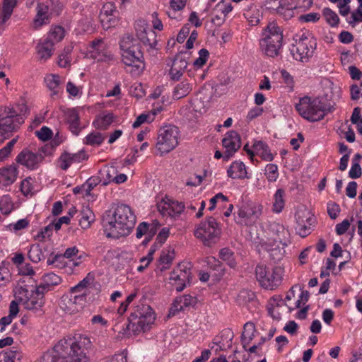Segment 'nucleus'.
Masks as SVG:
<instances>
[{
    "instance_id": "obj_1",
    "label": "nucleus",
    "mask_w": 362,
    "mask_h": 362,
    "mask_svg": "<svg viewBox=\"0 0 362 362\" xmlns=\"http://www.w3.org/2000/svg\"><path fill=\"white\" fill-rule=\"evenodd\" d=\"M91 347L92 341L86 334L75 333L64 337L54 346V357L59 358L55 362H89L85 351Z\"/></svg>"
},
{
    "instance_id": "obj_2",
    "label": "nucleus",
    "mask_w": 362,
    "mask_h": 362,
    "mask_svg": "<svg viewBox=\"0 0 362 362\" xmlns=\"http://www.w3.org/2000/svg\"><path fill=\"white\" fill-rule=\"evenodd\" d=\"M136 223V216L125 204L118 205L115 211L103 218L104 233L108 238L117 239L128 235Z\"/></svg>"
},
{
    "instance_id": "obj_3",
    "label": "nucleus",
    "mask_w": 362,
    "mask_h": 362,
    "mask_svg": "<svg viewBox=\"0 0 362 362\" xmlns=\"http://www.w3.org/2000/svg\"><path fill=\"white\" fill-rule=\"evenodd\" d=\"M122 62L129 66H134L141 71L144 68V56L137 39L131 35L124 36L119 42Z\"/></svg>"
},
{
    "instance_id": "obj_4",
    "label": "nucleus",
    "mask_w": 362,
    "mask_h": 362,
    "mask_svg": "<svg viewBox=\"0 0 362 362\" xmlns=\"http://www.w3.org/2000/svg\"><path fill=\"white\" fill-rule=\"evenodd\" d=\"M24 281H19L14 288L15 298L25 309L37 311L40 310L45 304L44 292L41 287L30 289L27 286L23 285Z\"/></svg>"
},
{
    "instance_id": "obj_5",
    "label": "nucleus",
    "mask_w": 362,
    "mask_h": 362,
    "mask_svg": "<svg viewBox=\"0 0 362 362\" xmlns=\"http://www.w3.org/2000/svg\"><path fill=\"white\" fill-rule=\"evenodd\" d=\"M295 107L298 114L310 122L322 120L327 112L326 105L318 97L300 98Z\"/></svg>"
},
{
    "instance_id": "obj_6",
    "label": "nucleus",
    "mask_w": 362,
    "mask_h": 362,
    "mask_svg": "<svg viewBox=\"0 0 362 362\" xmlns=\"http://www.w3.org/2000/svg\"><path fill=\"white\" fill-rule=\"evenodd\" d=\"M28 107L23 105L21 112L13 108L6 107L0 114V143L7 139L13 132L17 131L24 122Z\"/></svg>"
},
{
    "instance_id": "obj_7",
    "label": "nucleus",
    "mask_w": 362,
    "mask_h": 362,
    "mask_svg": "<svg viewBox=\"0 0 362 362\" xmlns=\"http://www.w3.org/2000/svg\"><path fill=\"white\" fill-rule=\"evenodd\" d=\"M283 35L280 28L275 22L268 24L262 34L260 47L267 56L274 57L279 53L282 46Z\"/></svg>"
},
{
    "instance_id": "obj_8",
    "label": "nucleus",
    "mask_w": 362,
    "mask_h": 362,
    "mask_svg": "<svg viewBox=\"0 0 362 362\" xmlns=\"http://www.w3.org/2000/svg\"><path fill=\"white\" fill-rule=\"evenodd\" d=\"M194 235L204 246L212 247L218 242L221 228L217 221L211 216L195 228Z\"/></svg>"
},
{
    "instance_id": "obj_9",
    "label": "nucleus",
    "mask_w": 362,
    "mask_h": 362,
    "mask_svg": "<svg viewBox=\"0 0 362 362\" xmlns=\"http://www.w3.org/2000/svg\"><path fill=\"white\" fill-rule=\"evenodd\" d=\"M156 320L153 309L148 305L137 306L129 317L127 329L138 334L148 329Z\"/></svg>"
},
{
    "instance_id": "obj_10",
    "label": "nucleus",
    "mask_w": 362,
    "mask_h": 362,
    "mask_svg": "<svg viewBox=\"0 0 362 362\" xmlns=\"http://www.w3.org/2000/svg\"><path fill=\"white\" fill-rule=\"evenodd\" d=\"M294 43L291 52L296 60L307 62L312 57L316 48V42L308 33L296 34L293 37Z\"/></svg>"
},
{
    "instance_id": "obj_11",
    "label": "nucleus",
    "mask_w": 362,
    "mask_h": 362,
    "mask_svg": "<svg viewBox=\"0 0 362 362\" xmlns=\"http://www.w3.org/2000/svg\"><path fill=\"white\" fill-rule=\"evenodd\" d=\"M180 132L177 127L166 125L161 127L158 134L156 148L158 153L162 156L174 148L179 144Z\"/></svg>"
},
{
    "instance_id": "obj_12",
    "label": "nucleus",
    "mask_w": 362,
    "mask_h": 362,
    "mask_svg": "<svg viewBox=\"0 0 362 362\" xmlns=\"http://www.w3.org/2000/svg\"><path fill=\"white\" fill-rule=\"evenodd\" d=\"M284 269L276 267L270 272L264 265H257L255 269L256 278L260 286L266 289L274 290L281 283Z\"/></svg>"
},
{
    "instance_id": "obj_13",
    "label": "nucleus",
    "mask_w": 362,
    "mask_h": 362,
    "mask_svg": "<svg viewBox=\"0 0 362 362\" xmlns=\"http://www.w3.org/2000/svg\"><path fill=\"white\" fill-rule=\"evenodd\" d=\"M264 206L258 202H250L243 206L238 212V223L245 226L255 224L262 216Z\"/></svg>"
},
{
    "instance_id": "obj_14",
    "label": "nucleus",
    "mask_w": 362,
    "mask_h": 362,
    "mask_svg": "<svg viewBox=\"0 0 362 362\" xmlns=\"http://www.w3.org/2000/svg\"><path fill=\"white\" fill-rule=\"evenodd\" d=\"M44 148L37 151H33L29 148H23L16 156V162L30 170H35L39 168L44 160Z\"/></svg>"
},
{
    "instance_id": "obj_15",
    "label": "nucleus",
    "mask_w": 362,
    "mask_h": 362,
    "mask_svg": "<svg viewBox=\"0 0 362 362\" xmlns=\"http://www.w3.org/2000/svg\"><path fill=\"white\" fill-rule=\"evenodd\" d=\"M296 230L301 237H306L312 230L315 218L311 211L305 207L298 208L296 212Z\"/></svg>"
},
{
    "instance_id": "obj_16",
    "label": "nucleus",
    "mask_w": 362,
    "mask_h": 362,
    "mask_svg": "<svg viewBox=\"0 0 362 362\" xmlns=\"http://www.w3.org/2000/svg\"><path fill=\"white\" fill-rule=\"evenodd\" d=\"M88 55L99 62H110L114 59L112 52L102 39H97L90 42L88 48Z\"/></svg>"
},
{
    "instance_id": "obj_17",
    "label": "nucleus",
    "mask_w": 362,
    "mask_h": 362,
    "mask_svg": "<svg viewBox=\"0 0 362 362\" xmlns=\"http://www.w3.org/2000/svg\"><path fill=\"white\" fill-rule=\"evenodd\" d=\"M191 274V269L186 264H179L170 274V284L177 291H182L189 284Z\"/></svg>"
},
{
    "instance_id": "obj_18",
    "label": "nucleus",
    "mask_w": 362,
    "mask_h": 362,
    "mask_svg": "<svg viewBox=\"0 0 362 362\" xmlns=\"http://www.w3.org/2000/svg\"><path fill=\"white\" fill-rule=\"evenodd\" d=\"M134 28L138 40L150 48L156 47L157 45L156 35L155 32L148 27L145 20L140 19L136 21Z\"/></svg>"
},
{
    "instance_id": "obj_19",
    "label": "nucleus",
    "mask_w": 362,
    "mask_h": 362,
    "mask_svg": "<svg viewBox=\"0 0 362 362\" xmlns=\"http://www.w3.org/2000/svg\"><path fill=\"white\" fill-rule=\"evenodd\" d=\"M267 236L271 239L274 244L281 243L283 246H287L291 243V233L284 226L272 223L268 227Z\"/></svg>"
},
{
    "instance_id": "obj_20",
    "label": "nucleus",
    "mask_w": 362,
    "mask_h": 362,
    "mask_svg": "<svg viewBox=\"0 0 362 362\" xmlns=\"http://www.w3.org/2000/svg\"><path fill=\"white\" fill-rule=\"evenodd\" d=\"M71 293L70 295L62 296L60 308L66 313L72 315L80 311L86 303L84 295Z\"/></svg>"
},
{
    "instance_id": "obj_21",
    "label": "nucleus",
    "mask_w": 362,
    "mask_h": 362,
    "mask_svg": "<svg viewBox=\"0 0 362 362\" xmlns=\"http://www.w3.org/2000/svg\"><path fill=\"white\" fill-rule=\"evenodd\" d=\"M157 209L163 216L175 218L183 211L185 205L165 197L157 203Z\"/></svg>"
},
{
    "instance_id": "obj_22",
    "label": "nucleus",
    "mask_w": 362,
    "mask_h": 362,
    "mask_svg": "<svg viewBox=\"0 0 362 362\" xmlns=\"http://www.w3.org/2000/svg\"><path fill=\"white\" fill-rule=\"evenodd\" d=\"M118 11L114 3L108 1L103 4L100 13V21L105 29L114 27L118 22Z\"/></svg>"
},
{
    "instance_id": "obj_23",
    "label": "nucleus",
    "mask_w": 362,
    "mask_h": 362,
    "mask_svg": "<svg viewBox=\"0 0 362 362\" xmlns=\"http://www.w3.org/2000/svg\"><path fill=\"white\" fill-rule=\"evenodd\" d=\"M222 144L226 149L223 156L228 159L240 148V136L236 132L230 131L225 134Z\"/></svg>"
},
{
    "instance_id": "obj_24",
    "label": "nucleus",
    "mask_w": 362,
    "mask_h": 362,
    "mask_svg": "<svg viewBox=\"0 0 362 362\" xmlns=\"http://www.w3.org/2000/svg\"><path fill=\"white\" fill-rule=\"evenodd\" d=\"M86 159L87 155L83 151H79L75 153L64 151L59 156L57 165L62 170H66L71 165L79 163Z\"/></svg>"
},
{
    "instance_id": "obj_25",
    "label": "nucleus",
    "mask_w": 362,
    "mask_h": 362,
    "mask_svg": "<svg viewBox=\"0 0 362 362\" xmlns=\"http://www.w3.org/2000/svg\"><path fill=\"white\" fill-rule=\"evenodd\" d=\"M280 245L281 244H274L269 237H265L261 239L259 247L260 249L269 252L270 257L274 261H279L283 258L285 254V246L282 245V247H281Z\"/></svg>"
},
{
    "instance_id": "obj_26",
    "label": "nucleus",
    "mask_w": 362,
    "mask_h": 362,
    "mask_svg": "<svg viewBox=\"0 0 362 362\" xmlns=\"http://www.w3.org/2000/svg\"><path fill=\"white\" fill-rule=\"evenodd\" d=\"M50 13L49 5L44 2H39L36 6V15L33 19V27L38 29L44 25L49 23Z\"/></svg>"
},
{
    "instance_id": "obj_27",
    "label": "nucleus",
    "mask_w": 362,
    "mask_h": 362,
    "mask_svg": "<svg viewBox=\"0 0 362 362\" xmlns=\"http://www.w3.org/2000/svg\"><path fill=\"white\" fill-rule=\"evenodd\" d=\"M187 65L188 62L185 54L182 53L177 54L170 71L171 78L173 80H179L187 69Z\"/></svg>"
},
{
    "instance_id": "obj_28",
    "label": "nucleus",
    "mask_w": 362,
    "mask_h": 362,
    "mask_svg": "<svg viewBox=\"0 0 362 362\" xmlns=\"http://www.w3.org/2000/svg\"><path fill=\"white\" fill-rule=\"evenodd\" d=\"M95 284L93 275L88 274L82 281L71 288V293H78L79 295H84L85 299H86V296L95 286Z\"/></svg>"
},
{
    "instance_id": "obj_29",
    "label": "nucleus",
    "mask_w": 362,
    "mask_h": 362,
    "mask_svg": "<svg viewBox=\"0 0 362 362\" xmlns=\"http://www.w3.org/2000/svg\"><path fill=\"white\" fill-rule=\"evenodd\" d=\"M54 45L45 39L39 42L36 46V52L38 59L40 62H46L54 52Z\"/></svg>"
},
{
    "instance_id": "obj_30",
    "label": "nucleus",
    "mask_w": 362,
    "mask_h": 362,
    "mask_svg": "<svg viewBox=\"0 0 362 362\" xmlns=\"http://www.w3.org/2000/svg\"><path fill=\"white\" fill-rule=\"evenodd\" d=\"M194 303H195V299L189 295L178 297L174 300L170 309V315H175L179 311L184 310L185 308Z\"/></svg>"
},
{
    "instance_id": "obj_31",
    "label": "nucleus",
    "mask_w": 362,
    "mask_h": 362,
    "mask_svg": "<svg viewBox=\"0 0 362 362\" xmlns=\"http://www.w3.org/2000/svg\"><path fill=\"white\" fill-rule=\"evenodd\" d=\"M228 176L232 179H244L247 177L245 164L241 161H234L227 170Z\"/></svg>"
},
{
    "instance_id": "obj_32",
    "label": "nucleus",
    "mask_w": 362,
    "mask_h": 362,
    "mask_svg": "<svg viewBox=\"0 0 362 362\" xmlns=\"http://www.w3.org/2000/svg\"><path fill=\"white\" fill-rule=\"evenodd\" d=\"M276 2L278 4L277 8H283L284 6H291V8L303 6L310 7L313 4L311 0H298L297 3L293 6L288 2V0H267L266 5L267 8L274 9V6H275Z\"/></svg>"
},
{
    "instance_id": "obj_33",
    "label": "nucleus",
    "mask_w": 362,
    "mask_h": 362,
    "mask_svg": "<svg viewBox=\"0 0 362 362\" xmlns=\"http://www.w3.org/2000/svg\"><path fill=\"white\" fill-rule=\"evenodd\" d=\"M255 154L266 161H272L274 158L269 146L262 141H256L253 144Z\"/></svg>"
},
{
    "instance_id": "obj_34",
    "label": "nucleus",
    "mask_w": 362,
    "mask_h": 362,
    "mask_svg": "<svg viewBox=\"0 0 362 362\" xmlns=\"http://www.w3.org/2000/svg\"><path fill=\"white\" fill-rule=\"evenodd\" d=\"M114 115L112 112L104 111L100 112L93 121V125L95 128L105 129L113 122Z\"/></svg>"
},
{
    "instance_id": "obj_35",
    "label": "nucleus",
    "mask_w": 362,
    "mask_h": 362,
    "mask_svg": "<svg viewBox=\"0 0 362 362\" xmlns=\"http://www.w3.org/2000/svg\"><path fill=\"white\" fill-rule=\"evenodd\" d=\"M175 257L174 250L168 247L161 252L158 260V268L160 271H163L170 268V264Z\"/></svg>"
},
{
    "instance_id": "obj_36",
    "label": "nucleus",
    "mask_w": 362,
    "mask_h": 362,
    "mask_svg": "<svg viewBox=\"0 0 362 362\" xmlns=\"http://www.w3.org/2000/svg\"><path fill=\"white\" fill-rule=\"evenodd\" d=\"M80 216L79 225L83 229L90 228L95 220L94 213L88 206H83L80 211Z\"/></svg>"
},
{
    "instance_id": "obj_37",
    "label": "nucleus",
    "mask_w": 362,
    "mask_h": 362,
    "mask_svg": "<svg viewBox=\"0 0 362 362\" xmlns=\"http://www.w3.org/2000/svg\"><path fill=\"white\" fill-rule=\"evenodd\" d=\"M66 119L71 132L78 135L81 132L79 115L76 110L71 109L66 112Z\"/></svg>"
},
{
    "instance_id": "obj_38",
    "label": "nucleus",
    "mask_w": 362,
    "mask_h": 362,
    "mask_svg": "<svg viewBox=\"0 0 362 362\" xmlns=\"http://www.w3.org/2000/svg\"><path fill=\"white\" fill-rule=\"evenodd\" d=\"M42 281L38 287H41V290L45 293V290H49L52 286L59 284L62 279L59 276L54 273L50 272L43 275Z\"/></svg>"
},
{
    "instance_id": "obj_39",
    "label": "nucleus",
    "mask_w": 362,
    "mask_h": 362,
    "mask_svg": "<svg viewBox=\"0 0 362 362\" xmlns=\"http://www.w3.org/2000/svg\"><path fill=\"white\" fill-rule=\"evenodd\" d=\"M192 90V84L187 80H184L177 84L174 88L173 97L175 99H180L187 96Z\"/></svg>"
},
{
    "instance_id": "obj_40",
    "label": "nucleus",
    "mask_w": 362,
    "mask_h": 362,
    "mask_svg": "<svg viewBox=\"0 0 362 362\" xmlns=\"http://www.w3.org/2000/svg\"><path fill=\"white\" fill-rule=\"evenodd\" d=\"M285 191L278 189L274 195L272 211L275 214L281 213L285 206Z\"/></svg>"
},
{
    "instance_id": "obj_41",
    "label": "nucleus",
    "mask_w": 362,
    "mask_h": 362,
    "mask_svg": "<svg viewBox=\"0 0 362 362\" xmlns=\"http://www.w3.org/2000/svg\"><path fill=\"white\" fill-rule=\"evenodd\" d=\"M255 327L253 323L247 322L244 325V330L242 333L241 341L243 348L246 349V346L255 337Z\"/></svg>"
},
{
    "instance_id": "obj_42",
    "label": "nucleus",
    "mask_w": 362,
    "mask_h": 362,
    "mask_svg": "<svg viewBox=\"0 0 362 362\" xmlns=\"http://www.w3.org/2000/svg\"><path fill=\"white\" fill-rule=\"evenodd\" d=\"M16 4L17 0H4L0 24L5 23L10 18Z\"/></svg>"
},
{
    "instance_id": "obj_43",
    "label": "nucleus",
    "mask_w": 362,
    "mask_h": 362,
    "mask_svg": "<svg viewBox=\"0 0 362 362\" xmlns=\"http://www.w3.org/2000/svg\"><path fill=\"white\" fill-rule=\"evenodd\" d=\"M18 170L15 166H9L6 168H4L1 173V179L6 182V185H10L13 183L18 176Z\"/></svg>"
},
{
    "instance_id": "obj_44",
    "label": "nucleus",
    "mask_w": 362,
    "mask_h": 362,
    "mask_svg": "<svg viewBox=\"0 0 362 362\" xmlns=\"http://www.w3.org/2000/svg\"><path fill=\"white\" fill-rule=\"evenodd\" d=\"M21 357V353L13 348L0 354V362H16Z\"/></svg>"
},
{
    "instance_id": "obj_45",
    "label": "nucleus",
    "mask_w": 362,
    "mask_h": 362,
    "mask_svg": "<svg viewBox=\"0 0 362 362\" xmlns=\"http://www.w3.org/2000/svg\"><path fill=\"white\" fill-rule=\"evenodd\" d=\"M64 37V30L61 26H55L52 28L46 40H49L50 42H52L54 45L56 43L60 42Z\"/></svg>"
},
{
    "instance_id": "obj_46",
    "label": "nucleus",
    "mask_w": 362,
    "mask_h": 362,
    "mask_svg": "<svg viewBox=\"0 0 362 362\" xmlns=\"http://www.w3.org/2000/svg\"><path fill=\"white\" fill-rule=\"evenodd\" d=\"M28 256L33 262L37 263L44 258V253L38 244H34L30 246Z\"/></svg>"
},
{
    "instance_id": "obj_47",
    "label": "nucleus",
    "mask_w": 362,
    "mask_h": 362,
    "mask_svg": "<svg viewBox=\"0 0 362 362\" xmlns=\"http://www.w3.org/2000/svg\"><path fill=\"white\" fill-rule=\"evenodd\" d=\"M219 256L220 258L223 261H225L230 267L234 268L236 266L234 253L229 248L226 247L221 249L219 252Z\"/></svg>"
},
{
    "instance_id": "obj_48",
    "label": "nucleus",
    "mask_w": 362,
    "mask_h": 362,
    "mask_svg": "<svg viewBox=\"0 0 362 362\" xmlns=\"http://www.w3.org/2000/svg\"><path fill=\"white\" fill-rule=\"evenodd\" d=\"M187 4V0H170V8L172 11H168L167 14L170 18H175V12L184 9Z\"/></svg>"
},
{
    "instance_id": "obj_49",
    "label": "nucleus",
    "mask_w": 362,
    "mask_h": 362,
    "mask_svg": "<svg viewBox=\"0 0 362 362\" xmlns=\"http://www.w3.org/2000/svg\"><path fill=\"white\" fill-rule=\"evenodd\" d=\"M322 14L327 23L331 26L334 27L339 24V18L337 14L329 8H325L322 11Z\"/></svg>"
},
{
    "instance_id": "obj_50",
    "label": "nucleus",
    "mask_w": 362,
    "mask_h": 362,
    "mask_svg": "<svg viewBox=\"0 0 362 362\" xmlns=\"http://www.w3.org/2000/svg\"><path fill=\"white\" fill-rule=\"evenodd\" d=\"M105 138L102 134L99 132H92L86 136L84 139V144L88 145H100L101 144Z\"/></svg>"
},
{
    "instance_id": "obj_51",
    "label": "nucleus",
    "mask_w": 362,
    "mask_h": 362,
    "mask_svg": "<svg viewBox=\"0 0 362 362\" xmlns=\"http://www.w3.org/2000/svg\"><path fill=\"white\" fill-rule=\"evenodd\" d=\"M18 139V136L11 139L4 147L0 149V162L9 156Z\"/></svg>"
},
{
    "instance_id": "obj_52",
    "label": "nucleus",
    "mask_w": 362,
    "mask_h": 362,
    "mask_svg": "<svg viewBox=\"0 0 362 362\" xmlns=\"http://www.w3.org/2000/svg\"><path fill=\"white\" fill-rule=\"evenodd\" d=\"M264 174L269 182L276 181L279 177L277 165L272 163L267 164Z\"/></svg>"
},
{
    "instance_id": "obj_53",
    "label": "nucleus",
    "mask_w": 362,
    "mask_h": 362,
    "mask_svg": "<svg viewBox=\"0 0 362 362\" xmlns=\"http://www.w3.org/2000/svg\"><path fill=\"white\" fill-rule=\"evenodd\" d=\"M209 52L206 49H202L199 51V57L194 62L193 66L196 69L202 68L207 62Z\"/></svg>"
},
{
    "instance_id": "obj_54",
    "label": "nucleus",
    "mask_w": 362,
    "mask_h": 362,
    "mask_svg": "<svg viewBox=\"0 0 362 362\" xmlns=\"http://www.w3.org/2000/svg\"><path fill=\"white\" fill-rule=\"evenodd\" d=\"M155 233V230L152 227L149 228L148 225L146 222L141 223L136 228V238H141L144 235L148 234L150 237H152Z\"/></svg>"
},
{
    "instance_id": "obj_55",
    "label": "nucleus",
    "mask_w": 362,
    "mask_h": 362,
    "mask_svg": "<svg viewBox=\"0 0 362 362\" xmlns=\"http://www.w3.org/2000/svg\"><path fill=\"white\" fill-rule=\"evenodd\" d=\"M70 222V218L68 216H64L59 218L58 220L54 221L52 224L45 228L42 234H46L49 230L50 227H54L56 230H59L62 224H69Z\"/></svg>"
},
{
    "instance_id": "obj_56",
    "label": "nucleus",
    "mask_w": 362,
    "mask_h": 362,
    "mask_svg": "<svg viewBox=\"0 0 362 362\" xmlns=\"http://www.w3.org/2000/svg\"><path fill=\"white\" fill-rule=\"evenodd\" d=\"M13 208L11 199L9 196L6 195L1 197L0 200V211L4 214H9Z\"/></svg>"
},
{
    "instance_id": "obj_57",
    "label": "nucleus",
    "mask_w": 362,
    "mask_h": 362,
    "mask_svg": "<svg viewBox=\"0 0 362 362\" xmlns=\"http://www.w3.org/2000/svg\"><path fill=\"white\" fill-rule=\"evenodd\" d=\"M47 87L54 91V93H57L60 80L58 75L51 74L45 78Z\"/></svg>"
},
{
    "instance_id": "obj_58",
    "label": "nucleus",
    "mask_w": 362,
    "mask_h": 362,
    "mask_svg": "<svg viewBox=\"0 0 362 362\" xmlns=\"http://www.w3.org/2000/svg\"><path fill=\"white\" fill-rule=\"evenodd\" d=\"M35 134L40 140L43 141H48L53 135L52 129L46 126L42 127L39 130L36 131Z\"/></svg>"
},
{
    "instance_id": "obj_59",
    "label": "nucleus",
    "mask_w": 362,
    "mask_h": 362,
    "mask_svg": "<svg viewBox=\"0 0 362 362\" xmlns=\"http://www.w3.org/2000/svg\"><path fill=\"white\" fill-rule=\"evenodd\" d=\"M281 301H282V300L280 298L279 296H274V297L271 298L270 301H269L272 308L269 309V313L270 315L274 319H275L276 320H279L281 319V316H280L279 313L275 312L274 306L275 305L279 306L280 305L279 302H281Z\"/></svg>"
},
{
    "instance_id": "obj_60",
    "label": "nucleus",
    "mask_w": 362,
    "mask_h": 362,
    "mask_svg": "<svg viewBox=\"0 0 362 362\" xmlns=\"http://www.w3.org/2000/svg\"><path fill=\"white\" fill-rule=\"evenodd\" d=\"M153 120V117L150 113H144L138 116L134 122L133 128H138L144 123H150Z\"/></svg>"
},
{
    "instance_id": "obj_61",
    "label": "nucleus",
    "mask_w": 362,
    "mask_h": 362,
    "mask_svg": "<svg viewBox=\"0 0 362 362\" xmlns=\"http://www.w3.org/2000/svg\"><path fill=\"white\" fill-rule=\"evenodd\" d=\"M20 189H21V192L25 196L32 195L33 190V186L31 183V179L26 178V179L23 180L21 182Z\"/></svg>"
},
{
    "instance_id": "obj_62",
    "label": "nucleus",
    "mask_w": 362,
    "mask_h": 362,
    "mask_svg": "<svg viewBox=\"0 0 362 362\" xmlns=\"http://www.w3.org/2000/svg\"><path fill=\"white\" fill-rule=\"evenodd\" d=\"M350 2L351 0H339L337 2L339 13L342 16H346L350 13Z\"/></svg>"
},
{
    "instance_id": "obj_63",
    "label": "nucleus",
    "mask_w": 362,
    "mask_h": 362,
    "mask_svg": "<svg viewBox=\"0 0 362 362\" xmlns=\"http://www.w3.org/2000/svg\"><path fill=\"white\" fill-rule=\"evenodd\" d=\"M348 22L352 25L362 22V4H359L358 8L351 13Z\"/></svg>"
},
{
    "instance_id": "obj_64",
    "label": "nucleus",
    "mask_w": 362,
    "mask_h": 362,
    "mask_svg": "<svg viewBox=\"0 0 362 362\" xmlns=\"http://www.w3.org/2000/svg\"><path fill=\"white\" fill-rule=\"evenodd\" d=\"M327 213L329 216V217L332 218V219H335L339 212H340V207L339 206L336 204L335 202H329L327 203Z\"/></svg>"
}]
</instances>
